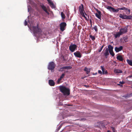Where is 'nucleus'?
I'll return each instance as SVG.
<instances>
[{
  "label": "nucleus",
  "mask_w": 132,
  "mask_h": 132,
  "mask_svg": "<svg viewBox=\"0 0 132 132\" xmlns=\"http://www.w3.org/2000/svg\"><path fill=\"white\" fill-rule=\"evenodd\" d=\"M28 26L30 30L34 33L35 35L36 34H38L39 37H46L45 34L41 32V30L38 28L37 25L36 27L32 26L30 27L28 25Z\"/></svg>",
  "instance_id": "1"
},
{
  "label": "nucleus",
  "mask_w": 132,
  "mask_h": 132,
  "mask_svg": "<svg viewBox=\"0 0 132 132\" xmlns=\"http://www.w3.org/2000/svg\"><path fill=\"white\" fill-rule=\"evenodd\" d=\"M79 10L81 15L83 17H84L86 20H88L87 17L84 14V8L83 5L81 4V6L79 7Z\"/></svg>",
  "instance_id": "2"
},
{
  "label": "nucleus",
  "mask_w": 132,
  "mask_h": 132,
  "mask_svg": "<svg viewBox=\"0 0 132 132\" xmlns=\"http://www.w3.org/2000/svg\"><path fill=\"white\" fill-rule=\"evenodd\" d=\"M55 67V64L54 62H50L48 66V69L49 70H51V71L52 72V70L54 69Z\"/></svg>",
  "instance_id": "3"
},
{
  "label": "nucleus",
  "mask_w": 132,
  "mask_h": 132,
  "mask_svg": "<svg viewBox=\"0 0 132 132\" xmlns=\"http://www.w3.org/2000/svg\"><path fill=\"white\" fill-rule=\"evenodd\" d=\"M77 48V46L75 44L70 45L69 47V49L71 52H73Z\"/></svg>",
  "instance_id": "4"
},
{
  "label": "nucleus",
  "mask_w": 132,
  "mask_h": 132,
  "mask_svg": "<svg viewBox=\"0 0 132 132\" xmlns=\"http://www.w3.org/2000/svg\"><path fill=\"white\" fill-rule=\"evenodd\" d=\"M66 26V24L64 22H62L60 24V29L61 31H63L64 30V28Z\"/></svg>",
  "instance_id": "5"
},
{
  "label": "nucleus",
  "mask_w": 132,
  "mask_h": 132,
  "mask_svg": "<svg viewBox=\"0 0 132 132\" xmlns=\"http://www.w3.org/2000/svg\"><path fill=\"white\" fill-rule=\"evenodd\" d=\"M127 31V28L126 27L121 28L119 31L121 35L125 33Z\"/></svg>",
  "instance_id": "6"
},
{
  "label": "nucleus",
  "mask_w": 132,
  "mask_h": 132,
  "mask_svg": "<svg viewBox=\"0 0 132 132\" xmlns=\"http://www.w3.org/2000/svg\"><path fill=\"white\" fill-rule=\"evenodd\" d=\"M74 54L76 57L80 58L81 56V54L79 51H77L74 53Z\"/></svg>",
  "instance_id": "7"
},
{
  "label": "nucleus",
  "mask_w": 132,
  "mask_h": 132,
  "mask_svg": "<svg viewBox=\"0 0 132 132\" xmlns=\"http://www.w3.org/2000/svg\"><path fill=\"white\" fill-rule=\"evenodd\" d=\"M60 91H70V89L67 88L66 87L63 86H61L60 87Z\"/></svg>",
  "instance_id": "8"
},
{
  "label": "nucleus",
  "mask_w": 132,
  "mask_h": 132,
  "mask_svg": "<svg viewBox=\"0 0 132 132\" xmlns=\"http://www.w3.org/2000/svg\"><path fill=\"white\" fill-rule=\"evenodd\" d=\"M51 7L52 8H55V6L54 4L51 1V0H47Z\"/></svg>",
  "instance_id": "9"
},
{
  "label": "nucleus",
  "mask_w": 132,
  "mask_h": 132,
  "mask_svg": "<svg viewBox=\"0 0 132 132\" xmlns=\"http://www.w3.org/2000/svg\"><path fill=\"white\" fill-rule=\"evenodd\" d=\"M122 48L123 47L122 46H120L119 47H116L115 48V50L116 52H118L121 51L122 50Z\"/></svg>",
  "instance_id": "10"
},
{
  "label": "nucleus",
  "mask_w": 132,
  "mask_h": 132,
  "mask_svg": "<svg viewBox=\"0 0 132 132\" xmlns=\"http://www.w3.org/2000/svg\"><path fill=\"white\" fill-rule=\"evenodd\" d=\"M41 6L42 9L48 15L49 14V13L47 11L46 7L43 5H41Z\"/></svg>",
  "instance_id": "11"
},
{
  "label": "nucleus",
  "mask_w": 132,
  "mask_h": 132,
  "mask_svg": "<svg viewBox=\"0 0 132 132\" xmlns=\"http://www.w3.org/2000/svg\"><path fill=\"white\" fill-rule=\"evenodd\" d=\"M48 83L49 85L51 86H53L55 85V82L52 80H49Z\"/></svg>",
  "instance_id": "12"
},
{
  "label": "nucleus",
  "mask_w": 132,
  "mask_h": 132,
  "mask_svg": "<svg viewBox=\"0 0 132 132\" xmlns=\"http://www.w3.org/2000/svg\"><path fill=\"white\" fill-rule=\"evenodd\" d=\"M98 13H96L95 14L96 16L99 19L101 20V12L100 11H98Z\"/></svg>",
  "instance_id": "13"
},
{
  "label": "nucleus",
  "mask_w": 132,
  "mask_h": 132,
  "mask_svg": "<svg viewBox=\"0 0 132 132\" xmlns=\"http://www.w3.org/2000/svg\"><path fill=\"white\" fill-rule=\"evenodd\" d=\"M127 16L125 14H120L119 17L123 19H127Z\"/></svg>",
  "instance_id": "14"
},
{
  "label": "nucleus",
  "mask_w": 132,
  "mask_h": 132,
  "mask_svg": "<svg viewBox=\"0 0 132 132\" xmlns=\"http://www.w3.org/2000/svg\"><path fill=\"white\" fill-rule=\"evenodd\" d=\"M121 35V34L119 31L118 32H117L116 34H114V35L116 38H117L118 37H119Z\"/></svg>",
  "instance_id": "15"
},
{
  "label": "nucleus",
  "mask_w": 132,
  "mask_h": 132,
  "mask_svg": "<svg viewBox=\"0 0 132 132\" xmlns=\"http://www.w3.org/2000/svg\"><path fill=\"white\" fill-rule=\"evenodd\" d=\"M63 94L65 96L69 95L70 94V91H61Z\"/></svg>",
  "instance_id": "16"
},
{
  "label": "nucleus",
  "mask_w": 132,
  "mask_h": 132,
  "mask_svg": "<svg viewBox=\"0 0 132 132\" xmlns=\"http://www.w3.org/2000/svg\"><path fill=\"white\" fill-rule=\"evenodd\" d=\"M114 71L116 73H122V72L121 70L119 69H115L114 70Z\"/></svg>",
  "instance_id": "17"
},
{
  "label": "nucleus",
  "mask_w": 132,
  "mask_h": 132,
  "mask_svg": "<svg viewBox=\"0 0 132 132\" xmlns=\"http://www.w3.org/2000/svg\"><path fill=\"white\" fill-rule=\"evenodd\" d=\"M101 69L102 71V73L103 74H106L107 73V72L106 71H105V69L104 67L102 66H101Z\"/></svg>",
  "instance_id": "18"
},
{
  "label": "nucleus",
  "mask_w": 132,
  "mask_h": 132,
  "mask_svg": "<svg viewBox=\"0 0 132 132\" xmlns=\"http://www.w3.org/2000/svg\"><path fill=\"white\" fill-rule=\"evenodd\" d=\"M109 50L107 48H106L105 51V52L104 54V55L105 56H106L109 55Z\"/></svg>",
  "instance_id": "19"
},
{
  "label": "nucleus",
  "mask_w": 132,
  "mask_h": 132,
  "mask_svg": "<svg viewBox=\"0 0 132 132\" xmlns=\"http://www.w3.org/2000/svg\"><path fill=\"white\" fill-rule=\"evenodd\" d=\"M120 10H126L128 11L129 12V14L130 13V9H129L127 8H126L125 7H122L120 8Z\"/></svg>",
  "instance_id": "20"
},
{
  "label": "nucleus",
  "mask_w": 132,
  "mask_h": 132,
  "mask_svg": "<svg viewBox=\"0 0 132 132\" xmlns=\"http://www.w3.org/2000/svg\"><path fill=\"white\" fill-rule=\"evenodd\" d=\"M111 8L112 9V11L113 12H117L119 10H120V8H118V9H115L113 8Z\"/></svg>",
  "instance_id": "21"
},
{
  "label": "nucleus",
  "mask_w": 132,
  "mask_h": 132,
  "mask_svg": "<svg viewBox=\"0 0 132 132\" xmlns=\"http://www.w3.org/2000/svg\"><path fill=\"white\" fill-rule=\"evenodd\" d=\"M109 51H113V47L111 45H109L108 46Z\"/></svg>",
  "instance_id": "22"
},
{
  "label": "nucleus",
  "mask_w": 132,
  "mask_h": 132,
  "mask_svg": "<svg viewBox=\"0 0 132 132\" xmlns=\"http://www.w3.org/2000/svg\"><path fill=\"white\" fill-rule=\"evenodd\" d=\"M127 61L129 64L130 66H132V60L127 59Z\"/></svg>",
  "instance_id": "23"
},
{
  "label": "nucleus",
  "mask_w": 132,
  "mask_h": 132,
  "mask_svg": "<svg viewBox=\"0 0 132 132\" xmlns=\"http://www.w3.org/2000/svg\"><path fill=\"white\" fill-rule=\"evenodd\" d=\"M117 59L120 61H122L123 60L122 57L120 55L118 56L117 57Z\"/></svg>",
  "instance_id": "24"
},
{
  "label": "nucleus",
  "mask_w": 132,
  "mask_h": 132,
  "mask_svg": "<svg viewBox=\"0 0 132 132\" xmlns=\"http://www.w3.org/2000/svg\"><path fill=\"white\" fill-rule=\"evenodd\" d=\"M72 68V67L71 66H67V67H62L61 69H70Z\"/></svg>",
  "instance_id": "25"
},
{
  "label": "nucleus",
  "mask_w": 132,
  "mask_h": 132,
  "mask_svg": "<svg viewBox=\"0 0 132 132\" xmlns=\"http://www.w3.org/2000/svg\"><path fill=\"white\" fill-rule=\"evenodd\" d=\"M84 70L85 71H86V73L87 74H88L89 73L90 71V69L86 67H85V69H84Z\"/></svg>",
  "instance_id": "26"
},
{
  "label": "nucleus",
  "mask_w": 132,
  "mask_h": 132,
  "mask_svg": "<svg viewBox=\"0 0 132 132\" xmlns=\"http://www.w3.org/2000/svg\"><path fill=\"white\" fill-rule=\"evenodd\" d=\"M61 15L62 19H64L65 18V15L62 12L61 13Z\"/></svg>",
  "instance_id": "27"
},
{
  "label": "nucleus",
  "mask_w": 132,
  "mask_h": 132,
  "mask_svg": "<svg viewBox=\"0 0 132 132\" xmlns=\"http://www.w3.org/2000/svg\"><path fill=\"white\" fill-rule=\"evenodd\" d=\"M89 37L92 40H94L95 39V37L94 36H93L91 35H90L89 36Z\"/></svg>",
  "instance_id": "28"
},
{
  "label": "nucleus",
  "mask_w": 132,
  "mask_h": 132,
  "mask_svg": "<svg viewBox=\"0 0 132 132\" xmlns=\"http://www.w3.org/2000/svg\"><path fill=\"white\" fill-rule=\"evenodd\" d=\"M127 19H132V16L131 15H129V16H127Z\"/></svg>",
  "instance_id": "29"
},
{
  "label": "nucleus",
  "mask_w": 132,
  "mask_h": 132,
  "mask_svg": "<svg viewBox=\"0 0 132 132\" xmlns=\"http://www.w3.org/2000/svg\"><path fill=\"white\" fill-rule=\"evenodd\" d=\"M109 52L110 54L112 56H114V53L113 51H109Z\"/></svg>",
  "instance_id": "30"
},
{
  "label": "nucleus",
  "mask_w": 132,
  "mask_h": 132,
  "mask_svg": "<svg viewBox=\"0 0 132 132\" xmlns=\"http://www.w3.org/2000/svg\"><path fill=\"white\" fill-rule=\"evenodd\" d=\"M93 28L95 30V31L97 32V29L96 26H94Z\"/></svg>",
  "instance_id": "31"
},
{
  "label": "nucleus",
  "mask_w": 132,
  "mask_h": 132,
  "mask_svg": "<svg viewBox=\"0 0 132 132\" xmlns=\"http://www.w3.org/2000/svg\"><path fill=\"white\" fill-rule=\"evenodd\" d=\"M64 76L65 74L64 73H63L62 74L60 77L61 78H63L64 77Z\"/></svg>",
  "instance_id": "32"
},
{
  "label": "nucleus",
  "mask_w": 132,
  "mask_h": 132,
  "mask_svg": "<svg viewBox=\"0 0 132 132\" xmlns=\"http://www.w3.org/2000/svg\"><path fill=\"white\" fill-rule=\"evenodd\" d=\"M130 96V95H127L126 96H123V97H124L125 98H127V97H129Z\"/></svg>",
  "instance_id": "33"
},
{
  "label": "nucleus",
  "mask_w": 132,
  "mask_h": 132,
  "mask_svg": "<svg viewBox=\"0 0 132 132\" xmlns=\"http://www.w3.org/2000/svg\"><path fill=\"white\" fill-rule=\"evenodd\" d=\"M27 24V22L26 21V20H25V21L24 24L25 26H26Z\"/></svg>",
  "instance_id": "34"
},
{
  "label": "nucleus",
  "mask_w": 132,
  "mask_h": 132,
  "mask_svg": "<svg viewBox=\"0 0 132 132\" xmlns=\"http://www.w3.org/2000/svg\"><path fill=\"white\" fill-rule=\"evenodd\" d=\"M103 46H102L101 47V48L100 49L99 51H98L99 52H100L101 51H102V49L103 47Z\"/></svg>",
  "instance_id": "35"
},
{
  "label": "nucleus",
  "mask_w": 132,
  "mask_h": 132,
  "mask_svg": "<svg viewBox=\"0 0 132 132\" xmlns=\"http://www.w3.org/2000/svg\"><path fill=\"white\" fill-rule=\"evenodd\" d=\"M111 8H112V7H111L110 6H108V7L107 8V9H109V10L111 9L112 10V9Z\"/></svg>",
  "instance_id": "36"
},
{
  "label": "nucleus",
  "mask_w": 132,
  "mask_h": 132,
  "mask_svg": "<svg viewBox=\"0 0 132 132\" xmlns=\"http://www.w3.org/2000/svg\"><path fill=\"white\" fill-rule=\"evenodd\" d=\"M61 80H60L59 78V79L57 80V83H60Z\"/></svg>",
  "instance_id": "37"
},
{
  "label": "nucleus",
  "mask_w": 132,
  "mask_h": 132,
  "mask_svg": "<svg viewBox=\"0 0 132 132\" xmlns=\"http://www.w3.org/2000/svg\"><path fill=\"white\" fill-rule=\"evenodd\" d=\"M98 73L100 74H101L102 73V72L100 70L98 71Z\"/></svg>",
  "instance_id": "38"
},
{
  "label": "nucleus",
  "mask_w": 132,
  "mask_h": 132,
  "mask_svg": "<svg viewBox=\"0 0 132 132\" xmlns=\"http://www.w3.org/2000/svg\"><path fill=\"white\" fill-rule=\"evenodd\" d=\"M124 40L125 41V42H127V38H125V39H124Z\"/></svg>",
  "instance_id": "39"
},
{
  "label": "nucleus",
  "mask_w": 132,
  "mask_h": 132,
  "mask_svg": "<svg viewBox=\"0 0 132 132\" xmlns=\"http://www.w3.org/2000/svg\"><path fill=\"white\" fill-rule=\"evenodd\" d=\"M120 83L121 84H124V82L123 81L122 82H120Z\"/></svg>",
  "instance_id": "40"
},
{
  "label": "nucleus",
  "mask_w": 132,
  "mask_h": 132,
  "mask_svg": "<svg viewBox=\"0 0 132 132\" xmlns=\"http://www.w3.org/2000/svg\"><path fill=\"white\" fill-rule=\"evenodd\" d=\"M59 79H60V80H62V78H61V77H60V78H59Z\"/></svg>",
  "instance_id": "41"
},
{
  "label": "nucleus",
  "mask_w": 132,
  "mask_h": 132,
  "mask_svg": "<svg viewBox=\"0 0 132 132\" xmlns=\"http://www.w3.org/2000/svg\"><path fill=\"white\" fill-rule=\"evenodd\" d=\"M85 14L86 16H87V15L86 13H85Z\"/></svg>",
  "instance_id": "42"
},
{
  "label": "nucleus",
  "mask_w": 132,
  "mask_h": 132,
  "mask_svg": "<svg viewBox=\"0 0 132 132\" xmlns=\"http://www.w3.org/2000/svg\"><path fill=\"white\" fill-rule=\"evenodd\" d=\"M130 78L132 77V75L131 76H130Z\"/></svg>",
  "instance_id": "43"
},
{
  "label": "nucleus",
  "mask_w": 132,
  "mask_h": 132,
  "mask_svg": "<svg viewBox=\"0 0 132 132\" xmlns=\"http://www.w3.org/2000/svg\"><path fill=\"white\" fill-rule=\"evenodd\" d=\"M60 128V127H59V129Z\"/></svg>",
  "instance_id": "44"
},
{
  "label": "nucleus",
  "mask_w": 132,
  "mask_h": 132,
  "mask_svg": "<svg viewBox=\"0 0 132 132\" xmlns=\"http://www.w3.org/2000/svg\"><path fill=\"white\" fill-rule=\"evenodd\" d=\"M118 85H120V84H118Z\"/></svg>",
  "instance_id": "45"
},
{
  "label": "nucleus",
  "mask_w": 132,
  "mask_h": 132,
  "mask_svg": "<svg viewBox=\"0 0 132 132\" xmlns=\"http://www.w3.org/2000/svg\"><path fill=\"white\" fill-rule=\"evenodd\" d=\"M88 91H90V90H88ZM90 91H92V90H90Z\"/></svg>",
  "instance_id": "46"
}]
</instances>
